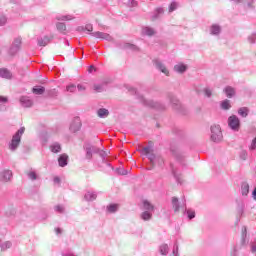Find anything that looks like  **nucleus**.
I'll list each match as a JSON object with an SVG mask.
<instances>
[{"instance_id": "obj_1", "label": "nucleus", "mask_w": 256, "mask_h": 256, "mask_svg": "<svg viewBox=\"0 0 256 256\" xmlns=\"http://www.w3.org/2000/svg\"><path fill=\"white\" fill-rule=\"evenodd\" d=\"M128 91L136 95L137 99H139L140 103L144 104L145 107H152V109H158L159 111H164L165 106L161 102L147 100L143 95L139 94V91H137L136 88L130 87L128 88Z\"/></svg>"}, {"instance_id": "obj_2", "label": "nucleus", "mask_w": 256, "mask_h": 256, "mask_svg": "<svg viewBox=\"0 0 256 256\" xmlns=\"http://www.w3.org/2000/svg\"><path fill=\"white\" fill-rule=\"evenodd\" d=\"M141 153L142 155H146V157H148L151 165H163V158L155 156L152 146H145L142 148Z\"/></svg>"}, {"instance_id": "obj_3", "label": "nucleus", "mask_w": 256, "mask_h": 256, "mask_svg": "<svg viewBox=\"0 0 256 256\" xmlns=\"http://www.w3.org/2000/svg\"><path fill=\"white\" fill-rule=\"evenodd\" d=\"M25 133V127H21L13 136L12 140L9 143V149L10 151H17V148L19 145H21V137H23V134Z\"/></svg>"}, {"instance_id": "obj_4", "label": "nucleus", "mask_w": 256, "mask_h": 256, "mask_svg": "<svg viewBox=\"0 0 256 256\" xmlns=\"http://www.w3.org/2000/svg\"><path fill=\"white\" fill-rule=\"evenodd\" d=\"M228 127L231 129V131H234V133L239 132L241 129V120L239 117H237V115H231L228 118Z\"/></svg>"}, {"instance_id": "obj_5", "label": "nucleus", "mask_w": 256, "mask_h": 256, "mask_svg": "<svg viewBox=\"0 0 256 256\" xmlns=\"http://www.w3.org/2000/svg\"><path fill=\"white\" fill-rule=\"evenodd\" d=\"M211 136L210 139L214 143H219L223 139V133H221V127L219 125L211 126Z\"/></svg>"}, {"instance_id": "obj_6", "label": "nucleus", "mask_w": 256, "mask_h": 256, "mask_svg": "<svg viewBox=\"0 0 256 256\" xmlns=\"http://www.w3.org/2000/svg\"><path fill=\"white\" fill-rule=\"evenodd\" d=\"M84 150L86 153L85 159H87V161H91L93 159V154L99 153V148L91 144H87L86 146H84Z\"/></svg>"}, {"instance_id": "obj_7", "label": "nucleus", "mask_w": 256, "mask_h": 256, "mask_svg": "<svg viewBox=\"0 0 256 256\" xmlns=\"http://www.w3.org/2000/svg\"><path fill=\"white\" fill-rule=\"evenodd\" d=\"M209 35L212 37H221V33H223V26L217 23H213L209 26Z\"/></svg>"}, {"instance_id": "obj_8", "label": "nucleus", "mask_w": 256, "mask_h": 256, "mask_svg": "<svg viewBox=\"0 0 256 256\" xmlns=\"http://www.w3.org/2000/svg\"><path fill=\"white\" fill-rule=\"evenodd\" d=\"M90 35L92 37H95V39H103L104 41H108L109 43H113L114 41L113 36H111L109 33L96 31L90 33Z\"/></svg>"}, {"instance_id": "obj_9", "label": "nucleus", "mask_w": 256, "mask_h": 256, "mask_svg": "<svg viewBox=\"0 0 256 256\" xmlns=\"http://www.w3.org/2000/svg\"><path fill=\"white\" fill-rule=\"evenodd\" d=\"M19 49H21V37H17L14 40L12 46L10 47L9 54L16 55V53H19Z\"/></svg>"}, {"instance_id": "obj_10", "label": "nucleus", "mask_w": 256, "mask_h": 256, "mask_svg": "<svg viewBox=\"0 0 256 256\" xmlns=\"http://www.w3.org/2000/svg\"><path fill=\"white\" fill-rule=\"evenodd\" d=\"M154 65L158 71L169 77V69L167 66L160 60H154Z\"/></svg>"}, {"instance_id": "obj_11", "label": "nucleus", "mask_w": 256, "mask_h": 256, "mask_svg": "<svg viewBox=\"0 0 256 256\" xmlns=\"http://www.w3.org/2000/svg\"><path fill=\"white\" fill-rule=\"evenodd\" d=\"M81 129V119L79 117H75L70 124L71 133H77Z\"/></svg>"}, {"instance_id": "obj_12", "label": "nucleus", "mask_w": 256, "mask_h": 256, "mask_svg": "<svg viewBox=\"0 0 256 256\" xmlns=\"http://www.w3.org/2000/svg\"><path fill=\"white\" fill-rule=\"evenodd\" d=\"M169 100H170V103H171L173 109H176V111H179V109H181V102H179V99H177V97H175V95L170 94Z\"/></svg>"}, {"instance_id": "obj_13", "label": "nucleus", "mask_w": 256, "mask_h": 256, "mask_svg": "<svg viewBox=\"0 0 256 256\" xmlns=\"http://www.w3.org/2000/svg\"><path fill=\"white\" fill-rule=\"evenodd\" d=\"M170 151L172 152L174 157L177 159V161H183V158L185 157V155H183V152H181V150H179V148H175L172 146L170 148Z\"/></svg>"}, {"instance_id": "obj_14", "label": "nucleus", "mask_w": 256, "mask_h": 256, "mask_svg": "<svg viewBox=\"0 0 256 256\" xmlns=\"http://www.w3.org/2000/svg\"><path fill=\"white\" fill-rule=\"evenodd\" d=\"M69 163V156L67 154H61L58 158L59 167H67Z\"/></svg>"}, {"instance_id": "obj_15", "label": "nucleus", "mask_w": 256, "mask_h": 256, "mask_svg": "<svg viewBox=\"0 0 256 256\" xmlns=\"http://www.w3.org/2000/svg\"><path fill=\"white\" fill-rule=\"evenodd\" d=\"M84 199L88 202H93L97 199V192L95 191H87L84 194Z\"/></svg>"}, {"instance_id": "obj_16", "label": "nucleus", "mask_w": 256, "mask_h": 256, "mask_svg": "<svg viewBox=\"0 0 256 256\" xmlns=\"http://www.w3.org/2000/svg\"><path fill=\"white\" fill-rule=\"evenodd\" d=\"M20 103L22 107H33V100L29 99L27 96H22L20 98Z\"/></svg>"}, {"instance_id": "obj_17", "label": "nucleus", "mask_w": 256, "mask_h": 256, "mask_svg": "<svg viewBox=\"0 0 256 256\" xmlns=\"http://www.w3.org/2000/svg\"><path fill=\"white\" fill-rule=\"evenodd\" d=\"M157 33L154 28L149 26H145L142 28V35H146L147 37H153Z\"/></svg>"}, {"instance_id": "obj_18", "label": "nucleus", "mask_w": 256, "mask_h": 256, "mask_svg": "<svg viewBox=\"0 0 256 256\" xmlns=\"http://www.w3.org/2000/svg\"><path fill=\"white\" fill-rule=\"evenodd\" d=\"M224 93L226 95V97H228V99H233V97H235V88L231 87V86H226L224 88Z\"/></svg>"}, {"instance_id": "obj_19", "label": "nucleus", "mask_w": 256, "mask_h": 256, "mask_svg": "<svg viewBox=\"0 0 256 256\" xmlns=\"http://www.w3.org/2000/svg\"><path fill=\"white\" fill-rule=\"evenodd\" d=\"M0 77H2V79H11L13 74H11V71L7 70V68H1Z\"/></svg>"}, {"instance_id": "obj_20", "label": "nucleus", "mask_w": 256, "mask_h": 256, "mask_svg": "<svg viewBox=\"0 0 256 256\" xmlns=\"http://www.w3.org/2000/svg\"><path fill=\"white\" fill-rule=\"evenodd\" d=\"M96 153L101 157L103 163H106V165H108V167H111V169H113V167L111 166V164H109V163L107 162V160L105 159V158L107 157V155H108L107 151H105V150H100V149L98 148V152H96Z\"/></svg>"}, {"instance_id": "obj_21", "label": "nucleus", "mask_w": 256, "mask_h": 256, "mask_svg": "<svg viewBox=\"0 0 256 256\" xmlns=\"http://www.w3.org/2000/svg\"><path fill=\"white\" fill-rule=\"evenodd\" d=\"M174 71L176 73H180V74L185 73V71H187V65L182 64V63L176 64L174 66Z\"/></svg>"}, {"instance_id": "obj_22", "label": "nucleus", "mask_w": 256, "mask_h": 256, "mask_svg": "<svg viewBox=\"0 0 256 256\" xmlns=\"http://www.w3.org/2000/svg\"><path fill=\"white\" fill-rule=\"evenodd\" d=\"M121 49H128L130 51H139V47H137L135 44H131V43H123L120 46Z\"/></svg>"}, {"instance_id": "obj_23", "label": "nucleus", "mask_w": 256, "mask_h": 256, "mask_svg": "<svg viewBox=\"0 0 256 256\" xmlns=\"http://www.w3.org/2000/svg\"><path fill=\"white\" fill-rule=\"evenodd\" d=\"M97 115H98V117H100V119H105V118L109 117V110L106 108H100L97 111Z\"/></svg>"}, {"instance_id": "obj_24", "label": "nucleus", "mask_w": 256, "mask_h": 256, "mask_svg": "<svg viewBox=\"0 0 256 256\" xmlns=\"http://www.w3.org/2000/svg\"><path fill=\"white\" fill-rule=\"evenodd\" d=\"M140 218L142 221H151L153 218V212L145 211L141 213Z\"/></svg>"}, {"instance_id": "obj_25", "label": "nucleus", "mask_w": 256, "mask_h": 256, "mask_svg": "<svg viewBox=\"0 0 256 256\" xmlns=\"http://www.w3.org/2000/svg\"><path fill=\"white\" fill-rule=\"evenodd\" d=\"M51 42V38L49 36H44L43 38L38 39V45L40 47H45L46 45H49Z\"/></svg>"}, {"instance_id": "obj_26", "label": "nucleus", "mask_w": 256, "mask_h": 256, "mask_svg": "<svg viewBox=\"0 0 256 256\" xmlns=\"http://www.w3.org/2000/svg\"><path fill=\"white\" fill-rule=\"evenodd\" d=\"M143 209L145 211H149L150 213H153V211H155V206H153V204H151L149 201L144 200L143 201Z\"/></svg>"}, {"instance_id": "obj_27", "label": "nucleus", "mask_w": 256, "mask_h": 256, "mask_svg": "<svg viewBox=\"0 0 256 256\" xmlns=\"http://www.w3.org/2000/svg\"><path fill=\"white\" fill-rule=\"evenodd\" d=\"M11 177H13V172L11 170H5L2 173L1 179L2 181H11Z\"/></svg>"}, {"instance_id": "obj_28", "label": "nucleus", "mask_w": 256, "mask_h": 256, "mask_svg": "<svg viewBox=\"0 0 256 256\" xmlns=\"http://www.w3.org/2000/svg\"><path fill=\"white\" fill-rule=\"evenodd\" d=\"M50 150L52 153H61V144L54 142L50 145Z\"/></svg>"}, {"instance_id": "obj_29", "label": "nucleus", "mask_w": 256, "mask_h": 256, "mask_svg": "<svg viewBox=\"0 0 256 256\" xmlns=\"http://www.w3.org/2000/svg\"><path fill=\"white\" fill-rule=\"evenodd\" d=\"M241 193L245 197H247L249 195V183H247V182H243L242 183V185H241Z\"/></svg>"}, {"instance_id": "obj_30", "label": "nucleus", "mask_w": 256, "mask_h": 256, "mask_svg": "<svg viewBox=\"0 0 256 256\" xmlns=\"http://www.w3.org/2000/svg\"><path fill=\"white\" fill-rule=\"evenodd\" d=\"M172 206L175 213L179 212V209H181V206L179 205V199L177 197H172Z\"/></svg>"}, {"instance_id": "obj_31", "label": "nucleus", "mask_w": 256, "mask_h": 256, "mask_svg": "<svg viewBox=\"0 0 256 256\" xmlns=\"http://www.w3.org/2000/svg\"><path fill=\"white\" fill-rule=\"evenodd\" d=\"M220 107L224 111H229V109H231V101L227 100V99L222 101L221 104H220Z\"/></svg>"}, {"instance_id": "obj_32", "label": "nucleus", "mask_w": 256, "mask_h": 256, "mask_svg": "<svg viewBox=\"0 0 256 256\" xmlns=\"http://www.w3.org/2000/svg\"><path fill=\"white\" fill-rule=\"evenodd\" d=\"M163 13H165L163 8H156L154 14L152 15L153 21H155V19H159V15H163Z\"/></svg>"}, {"instance_id": "obj_33", "label": "nucleus", "mask_w": 256, "mask_h": 256, "mask_svg": "<svg viewBox=\"0 0 256 256\" xmlns=\"http://www.w3.org/2000/svg\"><path fill=\"white\" fill-rule=\"evenodd\" d=\"M34 95H43L45 93V87L43 86H36L32 89Z\"/></svg>"}, {"instance_id": "obj_34", "label": "nucleus", "mask_w": 256, "mask_h": 256, "mask_svg": "<svg viewBox=\"0 0 256 256\" xmlns=\"http://www.w3.org/2000/svg\"><path fill=\"white\" fill-rule=\"evenodd\" d=\"M238 115H240V117H247L249 115V108L247 107H242L238 109Z\"/></svg>"}, {"instance_id": "obj_35", "label": "nucleus", "mask_w": 256, "mask_h": 256, "mask_svg": "<svg viewBox=\"0 0 256 256\" xmlns=\"http://www.w3.org/2000/svg\"><path fill=\"white\" fill-rule=\"evenodd\" d=\"M26 175L30 181H37L39 179V176L35 171H28Z\"/></svg>"}, {"instance_id": "obj_36", "label": "nucleus", "mask_w": 256, "mask_h": 256, "mask_svg": "<svg viewBox=\"0 0 256 256\" xmlns=\"http://www.w3.org/2000/svg\"><path fill=\"white\" fill-rule=\"evenodd\" d=\"M172 173H173V176L176 179L177 183H179L181 185L183 183V179L181 178V173L177 172V170H175V168H172Z\"/></svg>"}, {"instance_id": "obj_37", "label": "nucleus", "mask_w": 256, "mask_h": 256, "mask_svg": "<svg viewBox=\"0 0 256 256\" xmlns=\"http://www.w3.org/2000/svg\"><path fill=\"white\" fill-rule=\"evenodd\" d=\"M107 211L108 213H117V211L119 210V205L117 204H110L107 206Z\"/></svg>"}, {"instance_id": "obj_38", "label": "nucleus", "mask_w": 256, "mask_h": 256, "mask_svg": "<svg viewBox=\"0 0 256 256\" xmlns=\"http://www.w3.org/2000/svg\"><path fill=\"white\" fill-rule=\"evenodd\" d=\"M159 252H160L162 255H168V253H169V245H167V244H162V245H160V247H159Z\"/></svg>"}, {"instance_id": "obj_39", "label": "nucleus", "mask_w": 256, "mask_h": 256, "mask_svg": "<svg viewBox=\"0 0 256 256\" xmlns=\"http://www.w3.org/2000/svg\"><path fill=\"white\" fill-rule=\"evenodd\" d=\"M57 30L60 31V33H65L67 31V26L63 22H58L56 24Z\"/></svg>"}, {"instance_id": "obj_40", "label": "nucleus", "mask_w": 256, "mask_h": 256, "mask_svg": "<svg viewBox=\"0 0 256 256\" xmlns=\"http://www.w3.org/2000/svg\"><path fill=\"white\" fill-rule=\"evenodd\" d=\"M58 21H73V19H75V17H73V15H62L59 16Z\"/></svg>"}, {"instance_id": "obj_41", "label": "nucleus", "mask_w": 256, "mask_h": 256, "mask_svg": "<svg viewBox=\"0 0 256 256\" xmlns=\"http://www.w3.org/2000/svg\"><path fill=\"white\" fill-rule=\"evenodd\" d=\"M185 213L188 217V219H195V210L193 209H185Z\"/></svg>"}, {"instance_id": "obj_42", "label": "nucleus", "mask_w": 256, "mask_h": 256, "mask_svg": "<svg viewBox=\"0 0 256 256\" xmlns=\"http://www.w3.org/2000/svg\"><path fill=\"white\" fill-rule=\"evenodd\" d=\"M54 211H55L56 213H61V214H63V213H65V206H63V205H61V204H58V205L54 206Z\"/></svg>"}, {"instance_id": "obj_43", "label": "nucleus", "mask_w": 256, "mask_h": 256, "mask_svg": "<svg viewBox=\"0 0 256 256\" xmlns=\"http://www.w3.org/2000/svg\"><path fill=\"white\" fill-rule=\"evenodd\" d=\"M7 24V16L4 15L3 12L0 11V27Z\"/></svg>"}, {"instance_id": "obj_44", "label": "nucleus", "mask_w": 256, "mask_h": 256, "mask_svg": "<svg viewBox=\"0 0 256 256\" xmlns=\"http://www.w3.org/2000/svg\"><path fill=\"white\" fill-rule=\"evenodd\" d=\"M12 245L13 244L10 241H6V242L1 244V250L2 251H7V249H11Z\"/></svg>"}, {"instance_id": "obj_45", "label": "nucleus", "mask_w": 256, "mask_h": 256, "mask_svg": "<svg viewBox=\"0 0 256 256\" xmlns=\"http://www.w3.org/2000/svg\"><path fill=\"white\" fill-rule=\"evenodd\" d=\"M247 39H248V43H250L251 45H254V43H256V33L253 32L248 36Z\"/></svg>"}, {"instance_id": "obj_46", "label": "nucleus", "mask_w": 256, "mask_h": 256, "mask_svg": "<svg viewBox=\"0 0 256 256\" xmlns=\"http://www.w3.org/2000/svg\"><path fill=\"white\" fill-rule=\"evenodd\" d=\"M177 7H179V3L173 1L169 6V13H173V11H176Z\"/></svg>"}, {"instance_id": "obj_47", "label": "nucleus", "mask_w": 256, "mask_h": 256, "mask_svg": "<svg viewBox=\"0 0 256 256\" xmlns=\"http://www.w3.org/2000/svg\"><path fill=\"white\" fill-rule=\"evenodd\" d=\"M66 91H68V93H75V91H77V86H75V84H70L66 87Z\"/></svg>"}, {"instance_id": "obj_48", "label": "nucleus", "mask_w": 256, "mask_h": 256, "mask_svg": "<svg viewBox=\"0 0 256 256\" xmlns=\"http://www.w3.org/2000/svg\"><path fill=\"white\" fill-rule=\"evenodd\" d=\"M172 255L179 256V244L177 242L173 246Z\"/></svg>"}, {"instance_id": "obj_49", "label": "nucleus", "mask_w": 256, "mask_h": 256, "mask_svg": "<svg viewBox=\"0 0 256 256\" xmlns=\"http://www.w3.org/2000/svg\"><path fill=\"white\" fill-rule=\"evenodd\" d=\"M204 95L206 97H211L213 95V90H211V88H204Z\"/></svg>"}, {"instance_id": "obj_50", "label": "nucleus", "mask_w": 256, "mask_h": 256, "mask_svg": "<svg viewBox=\"0 0 256 256\" xmlns=\"http://www.w3.org/2000/svg\"><path fill=\"white\" fill-rule=\"evenodd\" d=\"M77 89H78V91H79L80 93H85L87 87H86L85 85H83V84H78V85H77Z\"/></svg>"}, {"instance_id": "obj_51", "label": "nucleus", "mask_w": 256, "mask_h": 256, "mask_svg": "<svg viewBox=\"0 0 256 256\" xmlns=\"http://www.w3.org/2000/svg\"><path fill=\"white\" fill-rule=\"evenodd\" d=\"M116 172L118 173V175H127V170H125L124 168H117Z\"/></svg>"}, {"instance_id": "obj_52", "label": "nucleus", "mask_w": 256, "mask_h": 256, "mask_svg": "<svg viewBox=\"0 0 256 256\" xmlns=\"http://www.w3.org/2000/svg\"><path fill=\"white\" fill-rule=\"evenodd\" d=\"M240 159L242 161H247V151H241L240 152Z\"/></svg>"}, {"instance_id": "obj_53", "label": "nucleus", "mask_w": 256, "mask_h": 256, "mask_svg": "<svg viewBox=\"0 0 256 256\" xmlns=\"http://www.w3.org/2000/svg\"><path fill=\"white\" fill-rule=\"evenodd\" d=\"M128 7H137V1L135 0H128L127 1Z\"/></svg>"}, {"instance_id": "obj_54", "label": "nucleus", "mask_w": 256, "mask_h": 256, "mask_svg": "<svg viewBox=\"0 0 256 256\" xmlns=\"http://www.w3.org/2000/svg\"><path fill=\"white\" fill-rule=\"evenodd\" d=\"M94 89H95L98 93H101V91H103V85H102V84H96V85H94Z\"/></svg>"}, {"instance_id": "obj_55", "label": "nucleus", "mask_w": 256, "mask_h": 256, "mask_svg": "<svg viewBox=\"0 0 256 256\" xmlns=\"http://www.w3.org/2000/svg\"><path fill=\"white\" fill-rule=\"evenodd\" d=\"M245 237H247V227H242V241H245Z\"/></svg>"}, {"instance_id": "obj_56", "label": "nucleus", "mask_w": 256, "mask_h": 256, "mask_svg": "<svg viewBox=\"0 0 256 256\" xmlns=\"http://www.w3.org/2000/svg\"><path fill=\"white\" fill-rule=\"evenodd\" d=\"M256 149V137L252 140V143L250 145V151H255Z\"/></svg>"}, {"instance_id": "obj_57", "label": "nucleus", "mask_w": 256, "mask_h": 256, "mask_svg": "<svg viewBox=\"0 0 256 256\" xmlns=\"http://www.w3.org/2000/svg\"><path fill=\"white\" fill-rule=\"evenodd\" d=\"M85 29H86V31H88L89 33H91V32L93 31V25L87 24V25L85 26Z\"/></svg>"}, {"instance_id": "obj_58", "label": "nucleus", "mask_w": 256, "mask_h": 256, "mask_svg": "<svg viewBox=\"0 0 256 256\" xmlns=\"http://www.w3.org/2000/svg\"><path fill=\"white\" fill-rule=\"evenodd\" d=\"M251 252L256 253V244L255 243L251 244Z\"/></svg>"}, {"instance_id": "obj_59", "label": "nucleus", "mask_w": 256, "mask_h": 256, "mask_svg": "<svg viewBox=\"0 0 256 256\" xmlns=\"http://www.w3.org/2000/svg\"><path fill=\"white\" fill-rule=\"evenodd\" d=\"M95 71V66L91 65L88 68V73H93Z\"/></svg>"}, {"instance_id": "obj_60", "label": "nucleus", "mask_w": 256, "mask_h": 256, "mask_svg": "<svg viewBox=\"0 0 256 256\" xmlns=\"http://www.w3.org/2000/svg\"><path fill=\"white\" fill-rule=\"evenodd\" d=\"M0 103H7V97L0 96Z\"/></svg>"}, {"instance_id": "obj_61", "label": "nucleus", "mask_w": 256, "mask_h": 256, "mask_svg": "<svg viewBox=\"0 0 256 256\" xmlns=\"http://www.w3.org/2000/svg\"><path fill=\"white\" fill-rule=\"evenodd\" d=\"M54 183H61V178L58 176L54 177Z\"/></svg>"}, {"instance_id": "obj_62", "label": "nucleus", "mask_w": 256, "mask_h": 256, "mask_svg": "<svg viewBox=\"0 0 256 256\" xmlns=\"http://www.w3.org/2000/svg\"><path fill=\"white\" fill-rule=\"evenodd\" d=\"M55 233H56V235H61V233H62L61 228H56Z\"/></svg>"}, {"instance_id": "obj_63", "label": "nucleus", "mask_w": 256, "mask_h": 256, "mask_svg": "<svg viewBox=\"0 0 256 256\" xmlns=\"http://www.w3.org/2000/svg\"><path fill=\"white\" fill-rule=\"evenodd\" d=\"M252 195H253V199H255L256 201V188L253 190Z\"/></svg>"}, {"instance_id": "obj_64", "label": "nucleus", "mask_w": 256, "mask_h": 256, "mask_svg": "<svg viewBox=\"0 0 256 256\" xmlns=\"http://www.w3.org/2000/svg\"><path fill=\"white\" fill-rule=\"evenodd\" d=\"M232 256H237V248H234V250L232 252Z\"/></svg>"}]
</instances>
